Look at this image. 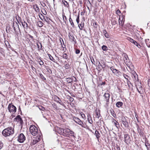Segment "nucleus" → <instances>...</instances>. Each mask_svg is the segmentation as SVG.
I'll return each mask as SVG.
<instances>
[{"label": "nucleus", "mask_w": 150, "mask_h": 150, "mask_svg": "<svg viewBox=\"0 0 150 150\" xmlns=\"http://www.w3.org/2000/svg\"><path fill=\"white\" fill-rule=\"evenodd\" d=\"M91 61L92 63H93V64H94V59H93V58H92V59H91Z\"/></svg>", "instance_id": "052dcab7"}, {"label": "nucleus", "mask_w": 150, "mask_h": 150, "mask_svg": "<svg viewBox=\"0 0 150 150\" xmlns=\"http://www.w3.org/2000/svg\"><path fill=\"white\" fill-rule=\"evenodd\" d=\"M136 88H137V91H138V92H139V93H140V94H141V91L142 90V89H141L142 87L141 86H136Z\"/></svg>", "instance_id": "c85d7f7f"}, {"label": "nucleus", "mask_w": 150, "mask_h": 150, "mask_svg": "<svg viewBox=\"0 0 150 150\" xmlns=\"http://www.w3.org/2000/svg\"><path fill=\"white\" fill-rule=\"evenodd\" d=\"M69 100L70 101L73 102L74 101V99L72 97H70Z\"/></svg>", "instance_id": "864d4df0"}, {"label": "nucleus", "mask_w": 150, "mask_h": 150, "mask_svg": "<svg viewBox=\"0 0 150 150\" xmlns=\"http://www.w3.org/2000/svg\"><path fill=\"white\" fill-rule=\"evenodd\" d=\"M121 12L119 10H117L116 11V13L119 15V14Z\"/></svg>", "instance_id": "603ef678"}, {"label": "nucleus", "mask_w": 150, "mask_h": 150, "mask_svg": "<svg viewBox=\"0 0 150 150\" xmlns=\"http://www.w3.org/2000/svg\"><path fill=\"white\" fill-rule=\"evenodd\" d=\"M58 133L61 135H63L64 136L68 137L69 134L71 132H57ZM70 134H71L70 133Z\"/></svg>", "instance_id": "f8f14e48"}, {"label": "nucleus", "mask_w": 150, "mask_h": 150, "mask_svg": "<svg viewBox=\"0 0 150 150\" xmlns=\"http://www.w3.org/2000/svg\"><path fill=\"white\" fill-rule=\"evenodd\" d=\"M14 121H16L17 122H19L20 123L21 125L23 123V120L21 118V116L20 115L17 116L14 119Z\"/></svg>", "instance_id": "20e7f679"}, {"label": "nucleus", "mask_w": 150, "mask_h": 150, "mask_svg": "<svg viewBox=\"0 0 150 150\" xmlns=\"http://www.w3.org/2000/svg\"><path fill=\"white\" fill-rule=\"evenodd\" d=\"M39 17L40 18V19H41L42 20L43 19V17L42 16H41H41L39 15Z\"/></svg>", "instance_id": "0e129e2a"}, {"label": "nucleus", "mask_w": 150, "mask_h": 150, "mask_svg": "<svg viewBox=\"0 0 150 150\" xmlns=\"http://www.w3.org/2000/svg\"><path fill=\"white\" fill-rule=\"evenodd\" d=\"M25 137L23 134H21L18 137V141L22 143L25 140Z\"/></svg>", "instance_id": "f03ea898"}, {"label": "nucleus", "mask_w": 150, "mask_h": 150, "mask_svg": "<svg viewBox=\"0 0 150 150\" xmlns=\"http://www.w3.org/2000/svg\"><path fill=\"white\" fill-rule=\"evenodd\" d=\"M62 57L63 58L65 59H67L68 58V55L66 53H64L63 54Z\"/></svg>", "instance_id": "f704fd0d"}, {"label": "nucleus", "mask_w": 150, "mask_h": 150, "mask_svg": "<svg viewBox=\"0 0 150 150\" xmlns=\"http://www.w3.org/2000/svg\"><path fill=\"white\" fill-rule=\"evenodd\" d=\"M103 33L105 37H106V38H109L110 36L108 34V33H107V31L106 30H104L103 31Z\"/></svg>", "instance_id": "dca6fc26"}, {"label": "nucleus", "mask_w": 150, "mask_h": 150, "mask_svg": "<svg viewBox=\"0 0 150 150\" xmlns=\"http://www.w3.org/2000/svg\"><path fill=\"white\" fill-rule=\"evenodd\" d=\"M71 79H73V81H77L76 78L74 76L72 77Z\"/></svg>", "instance_id": "4d7b16f0"}, {"label": "nucleus", "mask_w": 150, "mask_h": 150, "mask_svg": "<svg viewBox=\"0 0 150 150\" xmlns=\"http://www.w3.org/2000/svg\"><path fill=\"white\" fill-rule=\"evenodd\" d=\"M80 114L82 117V118L84 119L85 118V114L82 112L80 113Z\"/></svg>", "instance_id": "c03bdc74"}, {"label": "nucleus", "mask_w": 150, "mask_h": 150, "mask_svg": "<svg viewBox=\"0 0 150 150\" xmlns=\"http://www.w3.org/2000/svg\"><path fill=\"white\" fill-rule=\"evenodd\" d=\"M129 40L131 42L133 43L134 45H136V44H137V42L132 39L129 38Z\"/></svg>", "instance_id": "c756f323"}, {"label": "nucleus", "mask_w": 150, "mask_h": 150, "mask_svg": "<svg viewBox=\"0 0 150 150\" xmlns=\"http://www.w3.org/2000/svg\"><path fill=\"white\" fill-rule=\"evenodd\" d=\"M12 27L15 32L16 31V28H17L19 29L18 25L16 22H13Z\"/></svg>", "instance_id": "ddd939ff"}, {"label": "nucleus", "mask_w": 150, "mask_h": 150, "mask_svg": "<svg viewBox=\"0 0 150 150\" xmlns=\"http://www.w3.org/2000/svg\"><path fill=\"white\" fill-rule=\"evenodd\" d=\"M138 48H140V47H141L140 45H139V44H138L137 42V44H136V45H135Z\"/></svg>", "instance_id": "13d9d810"}, {"label": "nucleus", "mask_w": 150, "mask_h": 150, "mask_svg": "<svg viewBox=\"0 0 150 150\" xmlns=\"http://www.w3.org/2000/svg\"><path fill=\"white\" fill-rule=\"evenodd\" d=\"M80 52V51L79 50L76 49L75 52H76V54H78Z\"/></svg>", "instance_id": "5fc2aeb1"}, {"label": "nucleus", "mask_w": 150, "mask_h": 150, "mask_svg": "<svg viewBox=\"0 0 150 150\" xmlns=\"http://www.w3.org/2000/svg\"><path fill=\"white\" fill-rule=\"evenodd\" d=\"M73 120L77 123L81 125L82 126H83L82 125H83V122L81 121V120L79 118L76 117H73Z\"/></svg>", "instance_id": "7ed1b4c3"}, {"label": "nucleus", "mask_w": 150, "mask_h": 150, "mask_svg": "<svg viewBox=\"0 0 150 150\" xmlns=\"http://www.w3.org/2000/svg\"><path fill=\"white\" fill-rule=\"evenodd\" d=\"M116 106L118 108L121 107L123 105V103L121 102H118L116 103Z\"/></svg>", "instance_id": "6ab92c4d"}, {"label": "nucleus", "mask_w": 150, "mask_h": 150, "mask_svg": "<svg viewBox=\"0 0 150 150\" xmlns=\"http://www.w3.org/2000/svg\"><path fill=\"white\" fill-rule=\"evenodd\" d=\"M69 37L70 39L74 41V39H75L74 37L70 33L69 34Z\"/></svg>", "instance_id": "72a5a7b5"}, {"label": "nucleus", "mask_w": 150, "mask_h": 150, "mask_svg": "<svg viewBox=\"0 0 150 150\" xmlns=\"http://www.w3.org/2000/svg\"><path fill=\"white\" fill-rule=\"evenodd\" d=\"M41 16H42L43 18V19H44L45 21L46 22L48 21V18L47 17H45L44 16H43L42 14H41Z\"/></svg>", "instance_id": "ea45409f"}, {"label": "nucleus", "mask_w": 150, "mask_h": 150, "mask_svg": "<svg viewBox=\"0 0 150 150\" xmlns=\"http://www.w3.org/2000/svg\"><path fill=\"white\" fill-rule=\"evenodd\" d=\"M62 2H63V3L64 4V5L65 6H67V7L69 6V4L68 3H67V1L64 0V2L65 3H64V2L63 1Z\"/></svg>", "instance_id": "c9c22d12"}, {"label": "nucleus", "mask_w": 150, "mask_h": 150, "mask_svg": "<svg viewBox=\"0 0 150 150\" xmlns=\"http://www.w3.org/2000/svg\"><path fill=\"white\" fill-rule=\"evenodd\" d=\"M94 134L96 135L97 139H98L100 136V134L99 133V132H95V133Z\"/></svg>", "instance_id": "cd10ccee"}, {"label": "nucleus", "mask_w": 150, "mask_h": 150, "mask_svg": "<svg viewBox=\"0 0 150 150\" xmlns=\"http://www.w3.org/2000/svg\"><path fill=\"white\" fill-rule=\"evenodd\" d=\"M127 85L129 87H130V84H131V82L129 81H127Z\"/></svg>", "instance_id": "8fccbe9b"}, {"label": "nucleus", "mask_w": 150, "mask_h": 150, "mask_svg": "<svg viewBox=\"0 0 150 150\" xmlns=\"http://www.w3.org/2000/svg\"><path fill=\"white\" fill-rule=\"evenodd\" d=\"M47 54L49 57L50 60L55 62V60L54 59L53 57L50 54Z\"/></svg>", "instance_id": "bb28decb"}, {"label": "nucleus", "mask_w": 150, "mask_h": 150, "mask_svg": "<svg viewBox=\"0 0 150 150\" xmlns=\"http://www.w3.org/2000/svg\"><path fill=\"white\" fill-rule=\"evenodd\" d=\"M102 49L104 51H107L108 50V47L105 45H103L102 47Z\"/></svg>", "instance_id": "393cba45"}, {"label": "nucleus", "mask_w": 150, "mask_h": 150, "mask_svg": "<svg viewBox=\"0 0 150 150\" xmlns=\"http://www.w3.org/2000/svg\"><path fill=\"white\" fill-rule=\"evenodd\" d=\"M40 78H41L42 79H43L44 80H45L46 79L45 78H44V77L43 76L42 74H40Z\"/></svg>", "instance_id": "a18cd8bd"}, {"label": "nucleus", "mask_w": 150, "mask_h": 150, "mask_svg": "<svg viewBox=\"0 0 150 150\" xmlns=\"http://www.w3.org/2000/svg\"><path fill=\"white\" fill-rule=\"evenodd\" d=\"M37 45L38 49L41 50L42 49V45L41 44L40 42L37 43Z\"/></svg>", "instance_id": "b1692460"}, {"label": "nucleus", "mask_w": 150, "mask_h": 150, "mask_svg": "<svg viewBox=\"0 0 150 150\" xmlns=\"http://www.w3.org/2000/svg\"><path fill=\"white\" fill-rule=\"evenodd\" d=\"M30 131H38L37 127L34 125H31L30 127Z\"/></svg>", "instance_id": "9d476101"}, {"label": "nucleus", "mask_w": 150, "mask_h": 150, "mask_svg": "<svg viewBox=\"0 0 150 150\" xmlns=\"http://www.w3.org/2000/svg\"><path fill=\"white\" fill-rule=\"evenodd\" d=\"M30 132L33 136H34L38 134L37 132Z\"/></svg>", "instance_id": "a19ab883"}, {"label": "nucleus", "mask_w": 150, "mask_h": 150, "mask_svg": "<svg viewBox=\"0 0 150 150\" xmlns=\"http://www.w3.org/2000/svg\"><path fill=\"white\" fill-rule=\"evenodd\" d=\"M123 57V59L125 63L127 65L128 64V63L129 62V59L127 55L125 53H123L122 54Z\"/></svg>", "instance_id": "39448f33"}, {"label": "nucleus", "mask_w": 150, "mask_h": 150, "mask_svg": "<svg viewBox=\"0 0 150 150\" xmlns=\"http://www.w3.org/2000/svg\"><path fill=\"white\" fill-rule=\"evenodd\" d=\"M145 145L147 149V150H150V144L148 143V141H145Z\"/></svg>", "instance_id": "f3484780"}, {"label": "nucleus", "mask_w": 150, "mask_h": 150, "mask_svg": "<svg viewBox=\"0 0 150 150\" xmlns=\"http://www.w3.org/2000/svg\"><path fill=\"white\" fill-rule=\"evenodd\" d=\"M110 113L111 115L113 117L115 118L116 117V116L115 114V113L114 111L112 109H111L110 110Z\"/></svg>", "instance_id": "a211bd4d"}, {"label": "nucleus", "mask_w": 150, "mask_h": 150, "mask_svg": "<svg viewBox=\"0 0 150 150\" xmlns=\"http://www.w3.org/2000/svg\"><path fill=\"white\" fill-rule=\"evenodd\" d=\"M112 72L113 73L115 74L117 76L120 75V74H121V72L116 69H114V71H113Z\"/></svg>", "instance_id": "4468645a"}, {"label": "nucleus", "mask_w": 150, "mask_h": 150, "mask_svg": "<svg viewBox=\"0 0 150 150\" xmlns=\"http://www.w3.org/2000/svg\"><path fill=\"white\" fill-rule=\"evenodd\" d=\"M37 24L39 27H41L43 26V23L42 21H40L37 22Z\"/></svg>", "instance_id": "412c9836"}, {"label": "nucleus", "mask_w": 150, "mask_h": 150, "mask_svg": "<svg viewBox=\"0 0 150 150\" xmlns=\"http://www.w3.org/2000/svg\"><path fill=\"white\" fill-rule=\"evenodd\" d=\"M105 100L106 101L107 103H108L109 101L110 94L108 93H105L103 96Z\"/></svg>", "instance_id": "1a4fd4ad"}, {"label": "nucleus", "mask_w": 150, "mask_h": 150, "mask_svg": "<svg viewBox=\"0 0 150 150\" xmlns=\"http://www.w3.org/2000/svg\"><path fill=\"white\" fill-rule=\"evenodd\" d=\"M98 69L99 70H100L101 69V68H100L101 66H100L99 63L98 64Z\"/></svg>", "instance_id": "e2e57ef3"}, {"label": "nucleus", "mask_w": 150, "mask_h": 150, "mask_svg": "<svg viewBox=\"0 0 150 150\" xmlns=\"http://www.w3.org/2000/svg\"><path fill=\"white\" fill-rule=\"evenodd\" d=\"M29 37H30V38H31V39H33V37L31 35H29Z\"/></svg>", "instance_id": "774afa93"}, {"label": "nucleus", "mask_w": 150, "mask_h": 150, "mask_svg": "<svg viewBox=\"0 0 150 150\" xmlns=\"http://www.w3.org/2000/svg\"><path fill=\"white\" fill-rule=\"evenodd\" d=\"M8 108L9 111L11 113H14L16 111V108L14 105L11 104H9Z\"/></svg>", "instance_id": "f257e3e1"}, {"label": "nucleus", "mask_w": 150, "mask_h": 150, "mask_svg": "<svg viewBox=\"0 0 150 150\" xmlns=\"http://www.w3.org/2000/svg\"><path fill=\"white\" fill-rule=\"evenodd\" d=\"M3 146V143L1 141H0V149H1Z\"/></svg>", "instance_id": "3c124183"}, {"label": "nucleus", "mask_w": 150, "mask_h": 150, "mask_svg": "<svg viewBox=\"0 0 150 150\" xmlns=\"http://www.w3.org/2000/svg\"><path fill=\"white\" fill-rule=\"evenodd\" d=\"M112 123H113L114 125L117 127L118 128V126H117V124H118L117 122L114 119L112 118Z\"/></svg>", "instance_id": "5701e85b"}, {"label": "nucleus", "mask_w": 150, "mask_h": 150, "mask_svg": "<svg viewBox=\"0 0 150 150\" xmlns=\"http://www.w3.org/2000/svg\"><path fill=\"white\" fill-rule=\"evenodd\" d=\"M121 121L125 127H127L128 126V123L125 118L124 117H122Z\"/></svg>", "instance_id": "6e6552de"}, {"label": "nucleus", "mask_w": 150, "mask_h": 150, "mask_svg": "<svg viewBox=\"0 0 150 150\" xmlns=\"http://www.w3.org/2000/svg\"><path fill=\"white\" fill-rule=\"evenodd\" d=\"M35 10V11L37 12H39V9L37 5L36 6V7L34 8Z\"/></svg>", "instance_id": "79ce46f5"}, {"label": "nucleus", "mask_w": 150, "mask_h": 150, "mask_svg": "<svg viewBox=\"0 0 150 150\" xmlns=\"http://www.w3.org/2000/svg\"><path fill=\"white\" fill-rule=\"evenodd\" d=\"M83 26V24H80L79 25V28L81 30L82 29V28Z\"/></svg>", "instance_id": "49530a36"}, {"label": "nucleus", "mask_w": 150, "mask_h": 150, "mask_svg": "<svg viewBox=\"0 0 150 150\" xmlns=\"http://www.w3.org/2000/svg\"><path fill=\"white\" fill-rule=\"evenodd\" d=\"M105 84V82H103L101 84V85H104Z\"/></svg>", "instance_id": "338daca9"}, {"label": "nucleus", "mask_w": 150, "mask_h": 150, "mask_svg": "<svg viewBox=\"0 0 150 150\" xmlns=\"http://www.w3.org/2000/svg\"><path fill=\"white\" fill-rule=\"evenodd\" d=\"M38 62L40 65H42L44 64V62L40 59H39Z\"/></svg>", "instance_id": "473e14b6"}, {"label": "nucleus", "mask_w": 150, "mask_h": 150, "mask_svg": "<svg viewBox=\"0 0 150 150\" xmlns=\"http://www.w3.org/2000/svg\"><path fill=\"white\" fill-rule=\"evenodd\" d=\"M12 128L11 127H8L6 129H4V130H3L2 131H6V130H7V131H9V130H12Z\"/></svg>", "instance_id": "e433bc0d"}, {"label": "nucleus", "mask_w": 150, "mask_h": 150, "mask_svg": "<svg viewBox=\"0 0 150 150\" xmlns=\"http://www.w3.org/2000/svg\"><path fill=\"white\" fill-rule=\"evenodd\" d=\"M88 120L89 123L92 124L93 123V121L92 120L91 117L89 114H88L87 115Z\"/></svg>", "instance_id": "2eb2a0df"}, {"label": "nucleus", "mask_w": 150, "mask_h": 150, "mask_svg": "<svg viewBox=\"0 0 150 150\" xmlns=\"http://www.w3.org/2000/svg\"><path fill=\"white\" fill-rule=\"evenodd\" d=\"M39 108L40 110H41L42 111H44L45 110V108L44 107L42 106H40L39 107Z\"/></svg>", "instance_id": "09e8293b"}, {"label": "nucleus", "mask_w": 150, "mask_h": 150, "mask_svg": "<svg viewBox=\"0 0 150 150\" xmlns=\"http://www.w3.org/2000/svg\"><path fill=\"white\" fill-rule=\"evenodd\" d=\"M22 25L24 28H27L28 27V24L26 23L25 21L23 22H22Z\"/></svg>", "instance_id": "aec40b11"}, {"label": "nucleus", "mask_w": 150, "mask_h": 150, "mask_svg": "<svg viewBox=\"0 0 150 150\" xmlns=\"http://www.w3.org/2000/svg\"><path fill=\"white\" fill-rule=\"evenodd\" d=\"M95 112H96V117L97 118H99L100 117V113L99 112V110H98V111H97L96 110V111Z\"/></svg>", "instance_id": "4be33fe9"}, {"label": "nucleus", "mask_w": 150, "mask_h": 150, "mask_svg": "<svg viewBox=\"0 0 150 150\" xmlns=\"http://www.w3.org/2000/svg\"><path fill=\"white\" fill-rule=\"evenodd\" d=\"M62 17L64 22L66 23V21L67 20V17L66 16H65L64 13L62 14Z\"/></svg>", "instance_id": "7c9ffc66"}, {"label": "nucleus", "mask_w": 150, "mask_h": 150, "mask_svg": "<svg viewBox=\"0 0 150 150\" xmlns=\"http://www.w3.org/2000/svg\"><path fill=\"white\" fill-rule=\"evenodd\" d=\"M127 137H128V135H125V141L126 142V140H127V139H126V138Z\"/></svg>", "instance_id": "680f3d73"}, {"label": "nucleus", "mask_w": 150, "mask_h": 150, "mask_svg": "<svg viewBox=\"0 0 150 150\" xmlns=\"http://www.w3.org/2000/svg\"><path fill=\"white\" fill-rule=\"evenodd\" d=\"M54 99L55 101L59 103L61 105L64 106L65 105L63 103L62 101L57 96H55L54 97Z\"/></svg>", "instance_id": "0eeeda50"}, {"label": "nucleus", "mask_w": 150, "mask_h": 150, "mask_svg": "<svg viewBox=\"0 0 150 150\" xmlns=\"http://www.w3.org/2000/svg\"><path fill=\"white\" fill-rule=\"evenodd\" d=\"M39 134V135L37 136L36 139H33L32 142L31 143L32 145H34L40 141L41 136L40 135V134Z\"/></svg>", "instance_id": "423d86ee"}, {"label": "nucleus", "mask_w": 150, "mask_h": 150, "mask_svg": "<svg viewBox=\"0 0 150 150\" xmlns=\"http://www.w3.org/2000/svg\"><path fill=\"white\" fill-rule=\"evenodd\" d=\"M64 67L66 69H68L70 67V65L68 64H66L64 66Z\"/></svg>", "instance_id": "37998d69"}, {"label": "nucleus", "mask_w": 150, "mask_h": 150, "mask_svg": "<svg viewBox=\"0 0 150 150\" xmlns=\"http://www.w3.org/2000/svg\"><path fill=\"white\" fill-rule=\"evenodd\" d=\"M110 70L112 71V72L114 71V69H114L113 67H112L110 68Z\"/></svg>", "instance_id": "6e6d98bb"}, {"label": "nucleus", "mask_w": 150, "mask_h": 150, "mask_svg": "<svg viewBox=\"0 0 150 150\" xmlns=\"http://www.w3.org/2000/svg\"><path fill=\"white\" fill-rule=\"evenodd\" d=\"M123 76L124 78L127 80V81L129 80L128 78L129 77L127 75L125 74H123Z\"/></svg>", "instance_id": "58836bf2"}, {"label": "nucleus", "mask_w": 150, "mask_h": 150, "mask_svg": "<svg viewBox=\"0 0 150 150\" xmlns=\"http://www.w3.org/2000/svg\"><path fill=\"white\" fill-rule=\"evenodd\" d=\"M31 68L33 71H35L36 70L35 68L33 67L32 66H31Z\"/></svg>", "instance_id": "bf43d9fd"}, {"label": "nucleus", "mask_w": 150, "mask_h": 150, "mask_svg": "<svg viewBox=\"0 0 150 150\" xmlns=\"http://www.w3.org/2000/svg\"><path fill=\"white\" fill-rule=\"evenodd\" d=\"M79 15L78 14L77 17L76 19V21L78 23H79Z\"/></svg>", "instance_id": "de8ad7c7"}, {"label": "nucleus", "mask_w": 150, "mask_h": 150, "mask_svg": "<svg viewBox=\"0 0 150 150\" xmlns=\"http://www.w3.org/2000/svg\"><path fill=\"white\" fill-rule=\"evenodd\" d=\"M99 64L100 66H101V67H102L103 68H104V67H103L102 66V65L100 64V62H99Z\"/></svg>", "instance_id": "69168bd1"}, {"label": "nucleus", "mask_w": 150, "mask_h": 150, "mask_svg": "<svg viewBox=\"0 0 150 150\" xmlns=\"http://www.w3.org/2000/svg\"><path fill=\"white\" fill-rule=\"evenodd\" d=\"M73 79H71V78H66V81L69 83H71L72 81H73Z\"/></svg>", "instance_id": "a878e982"}, {"label": "nucleus", "mask_w": 150, "mask_h": 150, "mask_svg": "<svg viewBox=\"0 0 150 150\" xmlns=\"http://www.w3.org/2000/svg\"><path fill=\"white\" fill-rule=\"evenodd\" d=\"M133 75L134 76V77L136 80L137 81L138 80L137 77V75L135 72H134V74Z\"/></svg>", "instance_id": "4c0bfd02"}, {"label": "nucleus", "mask_w": 150, "mask_h": 150, "mask_svg": "<svg viewBox=\"0 0 150 150\" xmlns=\"http://www.w3.org/2000/svg\"><path fill=\"white\" fill-rule=\"evenodd\" d=\"M14 132H2V134L5 137L9 136L13 134Z\"/></svg>", "instance_id": "9b49d317"}, {"label": "nucleus", "mask_w": 150, "mask_h": 150, "mask_svg": "<svg viewBox=\"0 0 150 150\" xmlns=\"http://www.w3.org/2000/svg\"><path fill=\"white\" fill-rule=\"evenodd\" d=\"M69 21L70 22L71 25H72V26L73 27L74 26V23L73 22L71 18V17L70 16L69 19Z\"/></svg>", "instance_id": "2f4dec72"}]
</instances>
